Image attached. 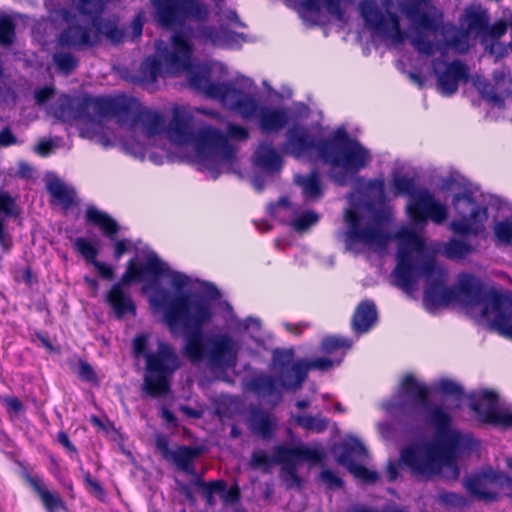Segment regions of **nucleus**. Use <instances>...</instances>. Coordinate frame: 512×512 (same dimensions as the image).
<instances>
[{"mask_svg":"<svg viewBox=\"0 0 512 512\" xmlns=\"http://www.w3.org/2000/svg\"><path fill=\"white\" fill-rule=\"evenodd\" d=\"M47 190L51 196L57 200L65 209H69L74 204L75 192L68 188L59 179L50 181L47 184Z\"/></svg>","mask_w":512,"mask_h":512,"instance_id":"39","label":"nucleus"},{"mask_svg":"<svg viewBox=\"0 0 512 512\" xmlns=\"http://www.w3.org/2000/svg\"><path fill=\"white\" fill-rule=\"evenodd\" d=\"M145 362L144 393L152 398L167 395L170 379L181 366L174 348L164 341H158L157 351L147 355Z\"/></svg>","mask_w":512,"mask_h":512,"instance_id":"11","label":"nucleus"},{"mask_svg":"<svg viewBox=\"0 0 512 512\" xmlns=\"http://www.w3.org/2000/svg\"><path fill=\"white\" fill-rule=\"evenodd\" d=\"M155 50L156 54L143 59L135 76V82L145 88L155 86L159 76H177L191 66L193 45L183 31L171 36V46L157 40Z\"/></svg>","mask_w":512,"mask_h":512,"instance_id":"5","label":"nucleus"},{"mask_svg":"<svg viewBox=\"0 0 512 512\" xmlns=\"http://www.w3.org/2000/svg\"><path fill=\"white\" fill-rule=\"evenodd\" d=\"M347 470L365 484H375L379 480V474L376 471L370 470L359 463L352 465Z\"/></svg>","mask_w":512,"mask_h":512,"instance_id":"52","label":"nucleus"},{"mask_svg":"<svg viewBox=\"0 0 512 512\" xmlns=\"http://www.w3.org/2000/svg\"><path fill=\"white\" fill-rule=\"evenodd\" d=\"M0 212L11 217L17 213L16 200L6 190L0 189Z\"/></svg>","mask_w":512,"mask_h":512,"instance_id":"57","label":"nucleus"},{"mask_svg":"<svg viewBox=\"0 0 512 512\" xmlns=\"http://www.w3.org/2000/svg\"><path fill=\"white\" fill-rule=\"evenodd\" d=\"M319 219L320 216L318 213L312 210H308L296 216L292 220L291 226L295 231L302 233L308 230L311 226L317 224Z\"/></svg>","mask_w":512,"mask_h":512,"instance_id":"51","label":"nucleus"},{"mask_svg":"<svg viewBox=\"0 0 512 512\" xmlns=\"http://www.w3.org/2000/svg\"><path fill=\"white\" fill-rule=\"evenodd\" d=\"M345 222L347 246L360 242L370 247L385 249L392 238L398 241L396 251V266L392 271L393 284L406 293H412L417 288L420 278H424L427 286L423 293V302L429 313H435L440 307H446L455 302L456 294L453 287L446 285L448 274L437 265L432 257L413 261L412 252H422L424 240L408 228L398 230L393 236L383 231L380 222L372 221L362 226V215L354 210H346Z\"/></svg>","mask_w":512,"mask_h":512,"instance_id":"2","label":"nucleus"},{"mask_svg":"<svg viewBox=\"0 0 512 512\" xmlns=\"http://www.w3.org/2000/svg\"><path fill=\"white\" fill-rule=\"evenodd\" d=\"M16 38V24L8 15L0 16V46H11Z\"/></svg>","mask_w":512,"mask_h":512,"instance_id":"47","label":"nucleus"},{"mask_svg":"<svg viewBox=\"0 0 512 512\" xmlns=\"http://www.w3.org/2000/svg\"><path fill=\"white\" fill-rule=\"evenodd\" d=\"M52 61L57 70L66 76L70 75L79 65V60L74 54L64 51L55 52Z\"/></svg>","mask_w":512,"mask_h":512,"instance_id":"45","label":"nucleus"},{"mask_svg":"<svg viewBox=\"0 0 512 512\" xmlns=\"http://www.w3.org/2000/svg\"><path fill=\"white\" fill-rule=\"evenodd\" d=\"M320 480L329 489H340L344 486V481L334 471L329 469L321 471Z\"/></svg>","mask_w":512,"mask_h":512,"instance_id":"61","label":"nucleus"},{"mask_svg":"<svg viewBox=\"0 0 512 512\" xmlns=\"http://www.w3.org/2000/svg\"><path fill=\"white\" fill-rule=\"evenodd\" d=\"M219 494L222 501L226 504H235L241 499V491L237 484L231 486L229 489H227L226 486L225 490L219 491Z\"/></svg>","mask_w":512,"mask_h":512,"instance_id":"63","label":"nucleus"},{"mask_svg":"<svg viewBox=\"0 0 512 512\" xmlns=\"http://www.w3.org/2000/svg\"><path fill=\"white\" fill-rule=\"evenodd\" d=\"M399 465L407 468L411 474L431 478L438 475L444 467L434 443H415L403 447L400 451Z\"/></svg>","mask_w":512,"mask_h":512,"instance_id":"15","label":"nucleus"},{"mask_svg":"<svg viewBox=\"0 0 512 512\" xmlns=\"http://www.w3.org/2000/svg\"><path fill=\"white\" fill-rule=\"evenodd\" d=\"M294 182L301 187L305 201L315 202L323 197L321 176L317 170L307 175H295Z\"/></svg>","mask_w":512,"mask_h":512,"instance_id":"36","label":"nucleus"},{"mask_svg":"<svg viewBox=\"0 0 512 512\" xmlns=\"http://www.w3.org/2000/svg\"><path fill=\"white\" fill-rule=\"evenodd\" d=\"M247 424L251 433L263 440L270 439L277 428V423L270 413L260 408H252L250 410Z\"/></svg>","mask_w":512,"mask_h":512,"instance_id":"34","label":"nucleus"},{"mask_svg":"<svg viewBox=\"0 0 512 512\" xmlns=\"http://www.w3.org/2000/svg\"><path fill=\"white\" fill-rule=\"evenodd\" d=\"M476 190V187L469 184L464 186L462 193H457L453 196V207L461 217L460 220L450 223V229L456 235L466 236L472 234L476 236L484 228V223L488 218L487 208L481 207L476 203Z\"/></svg>","mask_w":512,"mask_h":512,"instance_id":"13","label":"nucleus"},{"mask_svg":"<svg viewBox=\"0 0 512 512\" xmlns=\"http://www.w3.org/2000/svg\"><path fill=\"white\" fill-rule=\"evenodd\" d=\"M292 418L298 427L310 432L323 433L328 427V420L319 415L292 414Z\"/></svg>","mask_w":512,"mask_h":512,"instance_id":"41","label":"nucleus"},{"mask_svg":"<svg viewBox=\"0 0 512 512\" xmlns=\"http://www.w3.org/2000/svg\"><path fill=\"white\" fill-rule=\"evenodd\" d=\"M437 389L444 395L454 397L457 401H460L464 396L461 385L450 379H441L437 383Z\"/></svg>","mask_w":512,"mask_h":512,"instance_id":"54","label":"nucleus"},{"mask_svg":"<svg viewBox=\"0 0 512 512\" xmlns=\"http://www.w3.org/2000/svg\"><path fill=\"white\" fill-rule=\"evenodd\" d=\"M501 472L492 468H485L481 471L466 475L462 480V485L467 493L483 502H494L499 498L497 491L489 488L490 484L499 486Z\"/></svg>","mask_w":512,"mask_h":512,"instance_id":"25","label":"nucleus"},{"mask_svg":"<svg viewBox=\"0 0 512 512\" xmlns=\"http://www.w3.org/2000/svg\"><path fill=\"white\" fill-rule=\"evenodd\" d=\"M154 19L159 26L172 29L184 25L186 20L205 21L207 6L199 0H152Z\"/></svg>","mask_w":512,"mask_h":512,"instance_id":"14","label":"nucleus"},{"mask_svg":"<svg viewBox=\"0 0 512 512\" xmlns=\"http://www.w3.org/2000/svg\"><path fill=\"white\" fill-rule=\"evenodd\" d=\"M116 100H123L125 109L111 113L110 117L117 118V123L126 127L132 134L136 132L138 125H141L142 136L146 139L161 135L165 132L166 121L162 113L148 109H137L136 101L126 96L113 97ZM123 150L136 159L144 160L146 156L145 143L132 135L131 141L122 142Z\"/></svg>","mask_w":512,"mask_h":512,"instance_id":"8","label":"nucleus"},{"mask_svg":"<svg viewBox=\"0 0 512 512\" xmlns=\"http://www.w3.org/2000/svg\"><path fill=\"white\" fill-rule=\"evenodd\" d=\"M125 109L123 100L113 97L61 95L53 104V115L63 122L76 120L94 122L97 117H110L111 113Z\"/></svg>","mask_w":512,"mask_h":512,"instance_id":"10","label":"nucleus"},{"mask_svg":"<svg viewBox=\"0 0 512 512\" xmlns=\"http://www.w3.org/2000/svg\"><path fill=\"white\" fill-rule=\"evenodd\" d=\"M189 86L206 97L219 100L226 108L237 113L244 120H250L257 111L258 102L253 95L238 89L231 82H214L206 69L188 70Z\"/></svg>","mask_w":512,"mask_h":512,"instance_id":"9","label":"nucleus"},{"mask_svg":"<svg viewBox=\"0 0 512 512\" xmlns=\"http://www.w3.org/2000/svg\"><path fill=\"white\" fill-rule=\"evenodd\" d=\"M168 264L155 252L150 253L144 263L136 265L130 260L121 275V288L128 289L133 282H141L144 275H151L154 281L143 286L149 290V304L156 311L163 312V320L171 333L179 327L184 331L183 354L192 364L204 363L214 375L226 373L237 365L239 345L228 333H203L204 326L213 318L212 302L221 298V292L211 283H206L202 295L194 298L186 294L172 296L158 282L167 273Z\"/></svg>","mask_w":512,"mask_h":512,"instance_id":"1","label":"nucleus"},{"mask_svg":"<svg viewBox=\"0 0 512 512\" xmlns=\"http://www.w3.org/2000/svg\"><path fill=\"white\" fill-rule=\"evenodd\" d=\"M467 29L471 32H482L488 28L489 16L486 11L467 10L466 11Z\"/></svg>","mask_w":512,"mask_h":512,"instance_id":"46","label":"nucleus"},{"mask_svg":"<svg viewBox=\"0 0 512 512\" xmlns=\"http://www.w3.org/2000/svg\"><path fill=\"white\" fill-rule=\"evenodd\" d=\"M322 160L332 168H341L339 172L331 171L332 181L344 186L349 175H355L372 160L370 151L358 140L352 139L344 127H338L322 144Z\"/></svg>","mask_w":512,"mask_h":512,"instance_id":"6","label":"nucleus"},{"mask_svg":"<svg viewBox=\"0 0 512 512\" xmlns=\"http://www.w3.org/2000/svg\"><path fill=\"white\" fill-rule=\"evenodd\" d=\"M60 17L67 24L58 36V42L62 47L82 51L100 43L99 33H95L93 19L91 21L80 19L68 9H62Z\"/></svg>","mask_w":512,"mask_h":512,"instance_id":"16","label":"nucleus"},{"mask_svg":"<svg viewBox=\"0 0 512 512\" xmlns=\"http://www.w3.org/2000/svg\"><path fill=\"white\" fill-rule=\"evenodd\" d=\"M191 121L190 112L182 107H174L172 118L165 127V133L174 144L192 143L199 163L211 173L215 180L219 176L218 166L235 160V148L228 143L220 129L203 126L194 132Z\"/></svg>","mask_w":512,"mask_h":512,"instance_id":"3","label":"nucleus"},{"mask_svg":"<svg viewBox=\"0 0 512 512\" xmlns=\"http://www.w3.org/2000/svg\"><path fill=\"white\" fill-rule=\"evenodd\" d=\"M169 443L170 439L166 434L161 433L155 436V447L166 462L174 464L179 471L193 478L198 476L195 460L201 455V449L187 445H176L175 448H170Z\"/></svg>","mask_w":512,"mask_h":512,"instance_id":"21","label":"nucleus"},{"mask_svg":"<svg viewBox=\"0 0 512 512\" xmlns=\"http://www.w3.org/2000/svg\"><path fill=\"white\" fill-rule=\"evenodd\" d=\"M413 48L420 54L425 56H432L434 54L433 42L427 39L424 35L418 34L411 39Z\"/></svg>","mask_w":512,"mask_h":512,"instance_id":"58","label":"nucleus"},{"mask_svg":"<svg viewBox=\"0 0 512 512\" xmlns=\"http://www.w3.org/2000/svg\"><path fill=\"white\" fill-rule=\"evenodd\" d=\"M438 502L446 506L457 508L466 507L469 504L466 496L453 491H443L439 493Z\"/></svg>","mask_w":512,"mask_h":512,"instance_id":"53","label":"nucleus"},{"mask_svg":"<svg viewBox=\"0 0 512 512\" xmlns=\"http://www.w3.org/2000/svg\"><path fill=\"white\" fill-rule=\"evenodd\" d=\"M455 289V302L467 307L483 306L482 316L489 320V327L499 335L512 340V295L508 291L487 286L472 275L460 274Z\"/></svg>","mask_w":512,"mask_h":512,"instance_id":"4","label":"nucleus"},{"mask_svg":"<svg viewBox=\"0 0 512 512\" xmlns=\"http://www.w3.org/2000/svg\"><path fill=\"white\" fill-rule=\"evenodd\" d=\"M247 386L259 399L273 407L282 401V389L276 378L270 374L260 373L255 375Z\"/></svg>","mask_w":512,"mask_h":512,"instance_id":"27","label":"nucleus"},{"mask_svg":"<svg viewBox=\"0 0 512 512\" xmlns=\"http://www.w3.org/2000/svg\"><path fill=\"white\" fill-rule=\"evenodd\" d=\"M286 141L281 145V151L287 155L300 159L310 156L312 151H317L322 159V144L326 139H317L307 127L294 124L285 133Z\"/></svg>","mask_w":512,"mask_h":512,"instance_id":"24","label":"nucleus"},{"mask_svg":"<svg viewBox=\"0 0 512 512\" xmlns=\"http://www.w3.org/2000/svg\"><path fill=\"white\" fill-rule=\"evenodd\" d=\"M342 359L337 360L336 364L339 365ZM335 364V361L329 358L320 357L314 360L308 361L305 359V366L307 367V373L310 370H320L327 371L332 368Z\"/></svg>","mask_w":512,"mask_h":512,"instance_id":"60","label":"nucleus"},{"mask_svg":"<svg viewBox=\"0 0 512 512\" xmlns=\"http://www.w3.org/2000/svg\"><path fill=\"white\" fill-rule=\"evenodd\" d=\"M411 220L416 224H426L428 221L442 225L448 218L447 206L438 201L426 188L420 189L407 206Z\"/></svg>","mask_w":512,"mask_h":512,"instance_id":"20","label":"nucleus"},{"mask_svg":"<svg viewBox=\"0 0 512 512\" xmlns=\"http://www.w3.org/2000/svg\"><path fill=\"white\" fill-rule=\"evenodd\" d=\"M382 408L393 417L411 415L418 409L428 411L427 421L437 431L438 438L451 429L452 418L441 406L430 405V391L408 374L401 382V388L394 400L382 404Z\"/></svg>","mask_w":512,"mask_h":512,"instance_id":"7","label":"nucleus"},{"mask_svg":"<svg viewBox=\"0 0 512 512\" xmlns=\"http://www.w3.org/2000/svg\"><path fill=\"white\" fill-rule=\"evenodd\" d=\"M338 464L347 469L357 464V460H364L367 455V449L356 438H351L343 443L336 445L333 449Z\"/></svg>","mask_w":512,"mask_h":512,"instance_id":"32","label":"nucleus"},{"mask_svg":"<svg viewBox=\"0 0 512 512\" xmlns=\"http://www.w3.org/2000/svg\"><path fill=\"white\" fill-rule=\"evenodd\" d=\"M293 349L276 348L272 353V366L278 373L281 387L296 391L300 389L307 378L305 359L293 361Z\"/></svg>","mask_w":512,"mask_h":512,"instance_id":"19","label":"nucleus"},{"mask_svg":"<svg viewBox=\"0 0 512 512\" xmlns=\"http://www.w3.org/2000/svg\"><path fill=\"white\" fill-rule=\"evenodd\" d=\"M272 464H276L273 456L269 457L265 450H256L251 455L250 465L254 469L268 471Z\"/></svg>","mask_w":512,"mask_h":512,"instance_id":"56","label":"nucleus"},{"mask_svg":"<svg viewBox=\"0 0 512 512\" xmlns=\"http://www.w3.org/2000/svg\"><path fill=\"white\" fill-rule=\"evenodd\" d=\"M78 377L86 382H96L97 376L93 367L86 361L79 362Z\"/></svg>","mask_w":512,"mask_h":512,"instance_id":"64","label":"nucleus"},{"mask_svg":"<svg viewBox=\"0 0 512 512\" xmlns=\"http://www.w3.org/2000/svg\"><path fill=\"white\" fill-rule=\"evenodd\" d=\"M403 14L416 28L434 32L437 24L433 16L421 10L417 4L406 3L401 7Z\"/></svg>","mask_w":512,"mask_h":512,"instance_id":"37","label":"nucleus"},{"mask_svg":"<svg viewBox=\"0 0 512 512\" xmlns=\"http://www.w3.org/2000/svg\"><path fill=\"white\" fill-rule=\"evenodd\" d=\"M75 250L90 264L97 261L98 249L88 239L77 237L73 243Z\"/></svg>","mask_w":512,"mask_h":512,"instance_id":"50","label":"nucleus"},{"mask_svg":"<svg viewBox=\"0 0 512 512\" xmlns=\"http://www.w3.org/2000/svg\"><path fill=\"white\" fill-rule=\"evenodd\" d=\"M253 164L263 172L274 174L282 169L283 160L271 143L263 141L253 154Z\"/></svg>","mask_w":512,"mask_h":512,"instance_id":"33","label":"nucleus"},{"mask_svg":"<svg viewBox=\"0 0 512 512\" xmlns=\"http://www.w3.org/2000/svg\"><path fill=\"white\" fill-rule=\"evenodd\" d=\"M132 349L135 357H143L145 361L147 360V355L153 353L148 351V336L146 334H139L133 339Z\"/></svg>","mask_w":512,"mask_h":512,"instance_id":"59","label":"nucleus"},{"mask_svg":"<svg viewBox=\"0 0 512 512\" xmlns=\"http://www.w3.org/2000/svg\"><path fill=\"white\" fill-rule=\"evenodd\" d=\"M353 341L348 337L331 335L326 336L321 341V350L324 353L331 354L338 349L348 350L352 347Z\"/></svg>","mask_w":512,"mask_h":512,"instance_id":"48","label":"nucleus"},{"mask_svg":"<svg viewBox=\"0 0 512 512\" xmlns=\"http://www.w3.org/2000/svg\"><path fill=\"white\" fill-rule=\"evenodd\" d=\"M85 218L88 223L98 226L103 234L114 243V258L119 260L127 251L130 245V240L121 239L116 240L119 233V224L106 212L98 210L94 206H89L86 209Z\"/></svg>","mask_w":512,"mask_h":512,"instance_id":"26","label":"nucleus"},{"mask_svg":"<svg viewBox=\"0 0 512 512\" xmlns=\"http://www.w3.org/2000/svg\"><path fill=\"white\" fill-rule=\"evenodd\" d=\"M393 0H362L359 12L366 28L374 34L392 40L394 44H402L406 33L401 29L400 18L391 11Z\"/></svg>","mask_w":512,"mask_h":512,"instance_id":"12","label":"nucleus"},{"mask_svg":"<svg viewBox=\"0 0 512 512\" xmlns=\"http://www.w3.org/2000/svg\"><path fill=\"white\" fill-rule=\"evenodd\" d=\"M495 237L504 245L512 243V217L511 220H502L494 226Z\"/></svg>","mask_w":512,"mask_h":512,"instance_id":"55","label":"nucleus"},{"mask_svg":"<svg viewBox=\"0 0 512 512\" xmlns=\"http://www.w3.org/2000/svg\"><path fill=\"white\" fill-rule=\"evenodd\" d=\"M273 460L276 464H281V476L288 487L299 486L301 478L297 474V466L294 460L310 461L319 463L323 460V453L316 448H310L303 444L289 447L286 445H276L273 448Z\"/></svg>","mask_w":512,"mask_h":512,"instance_id":"17","label":"nucleus"},{"mask_svg":"<svg viewBox=\"0 0 512 512\" xmlns=\"http://www.w3.org/2000/svg\"><path fill=\"white\" fill-rule=\"evenodd\" d=\"M256 116H258L259 128L263 134L278 132L289 122L288 111L285 108L258 106L256 114L251 119Z\"/></svg>","mask_w":512,"mask_h":512,"instance_id":"30","label":"nucleus"},{"mask_svg":"<svg viewBox=\"0 0 512 512\" xmlns=\"http://www.w3.org/2000/svg\"><path fill=\"white\" fill-rule=\"evenodd\" d=\"M164 276L170 278L171 285L177 290H181L190 284V278L188 275L179 271H172L169 266L167 273H165L162 277Z\"/></svg>","mask_w":512,"mask_h":512,"instance_id":"62","label":"nucleus"},{"mask_svg":"<svg viewBox=\"0 0 512 512\" xmlns=\"http://www.w3.org/2000/svg\"><path fill=\"white\" fill-rule=\"evenodd\" d=\"M392 186H393L395 195H408L409 196L408 204H411L412 198L414 197V195H416V192L419 191V190H416V188H415L414 180L407 176H395L392 179Z\"/></svg>","mask_w":512,"mask_h":512,"instance_id":"49","label":"nucleus"},{"mask_svg":"<svg viewBox=\"0 0 512 512\" xmlns=\"http://www.w3.org/2000/svg\"><path fill=\"white\" fill-rule=\"evenodd\" d=\"M243 36L231 31L226 25H220L218 28L210 25L198 27L196 38L204 43H211L214 46H228L236 41V37Z\"/></svg>","mask_w":512,"mask_h":512,"instance_id":"35","label":"nucleus"},{"mask_svg":"<svg viewBox=\"0 0 512 512\" xmlns=\"http://www.w3.org/2000/svg\"><path fill=\"white\" fill-rule=\"evenodd\" d=\"M444 39L446 45L458 54H466L469 51L468 36L454 26L445 29Z\"/></svg>","mask_w":512,"mask_h":512,"instance_id":"40","label":"nucleus"},{"mask_svg":"<svg viewBox=\"0 0 512 512\" xmlns=\"http://www.w3.org/2000/svg\"><path fill=\"white\" fill-rule=\"evenodd\" d=\"M192 485L199 489L202 497L206 501V504L212 507L216 504L214 494L225 490L226 482L222 479L206 482L200 475H198L193 479Z\"/></svg>","mask_w":512,"mask_h":512,"instance_id":"38","label":"nucleus"},{"mask_svg":"<svg viewBox=\"0 0 512 512\" xmlns=\"http://www.w3.org/2000/svg\"><path fill=\"white\" fill-rule=\"evenodd\" d=\"M25 480L37 494L46 512H58L59 510H67L65 500L57 491L51 490L46 485L42 476L26 474Z\"/></svg>","mask_w":512,"mask_h":512,"instance_id":"28","label":"nucleus"},{"mask_svg":"<svg viewBox=\"0 0 512 512\" xmlns=\"http://www.w3.org/2000/svg\"><path fill=\"white\" fill-rule=\"evenodd\" d=\"M431 65L437 77V90L443 96L454 95L458 91L460 82L469 81V68L459 59L448 63L440 58H435Z\"/></svg>","mask_w":512,"mask_h":512,"instance_id":"23","label":"nucleus"},{"mask_svg":"<svg viewBox=\"0 0 512 512\" xmlns=\"http://www.w3.org/2000/svg\"><path fill=\"white\" fill-rule=\"evenodd\" d=\"M377 320L378 312L375 303L372 300H363L354 311L351 328L358 335L365 334L372 329Z\"/></svg>","mask_w":512,"mask_h":512,"instance_id":"31","label":"nucleus"},{"mask_svg":"<svg viewBox=\"0 0 512 512\" xmlns=\"http://www.w3.org/2000/svg\"><path fill=\"white\" fill-rule=\"evenodd\" d=\"M470 409L477 415L480 422L503 428H512V412L498 411V394L489 389L481 393L469 395Z\"/></svg>","mask_w":512,"mask_h":512,"instance_id":"22","label":"nucleus"},{"mask_svg":"<svg viewBox=\"0 0 512 512\" xmlns=\"http://www.w3.org/2000/svg\"><path fill=\"white\" fill-rule=\"evenodd\" d=\"M222 134L227 138L228 143L235 148V160L232 163L219 165L218 166L219 174L222 172V169L226 170L227 172H230L232 170L231 169L232 166L237 161L238 148L235 145H233L232 143H230L229 139L236 140V141H245L249 138V131L245 127L231 123V122L227 124V133L225 134L222 132Z\"/></svg>","mask_w":512,"mask_h":512,"instance_id":"42","label":"nucleus"},{"mask_svg":"<svg viewBox=\"0 0 512 512\" xmlns=\"http://www.w3.org/2000/svg\"><path fill=\"white\" fill-rule=\"evenodd\" d=\"M93 26L95 33H99V38L104 35L113 43H121L124 39V32L115 23L111 21L102 20L100 18H93Z\"/></svg>","mask_w":512,"mask_h":512,"instance_id":"43","label":"nucleus"},{"mask_svg":"<svg viewBox=\"0 0 512 512\" xmlns=\"http://www.w3.org/2000/svg\"><path fill=\"white\" fill-rule=\"evenodd\" d=\"M473 438L470 435L462 434L457 430L450 429L437 439L438 454L445 467L444 476L449 480H457L460 475L458 456L473 448Z\"/></svg>","mask_w":512,"mask_h":512,"instance_id":"18","label":"nucleus"},{"mask_svg":"<svg viewBox=\"0 0 512 512\" xmlns=\"http://www.w3.org/2000/svg\"><path fill=\"white\" fill-rule=\"evenodd\" d=\"M105 301L119 320L127 315L136 316V304L129 289L121 288L119 284H112L105 293Z\"/></svg>","mask_w":512,"mask_h":512,"instance_id":"29","label":"nucleus"},{"mask_svg":"<svg viewBox=\"0 0 512 512\" xmlns=\"http://www.w3.org/2000/svg\"><path fill=\"white\" fill-rule=\"evenodd\" d=\"M473 246L460 239L452 238L444 246L443 254L448 259L461 260L473 252Z\"/></svg>","mask_w":512,"mask_h":512,"instance_id":"44","label":"nucleus"}]
</instances>
